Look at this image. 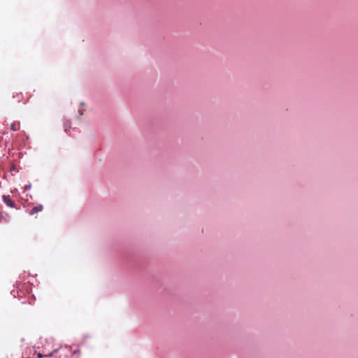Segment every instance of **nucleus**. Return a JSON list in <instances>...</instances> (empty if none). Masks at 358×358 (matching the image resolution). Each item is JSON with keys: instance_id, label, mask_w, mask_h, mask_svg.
Instances as JSON below:
<instances>
[{"instance_id": "obj_1", "label": "nucleus", "mask_w": 358, "mask_h": 358, "mask_svg": "<svg viewBox=\"0 0 358 358\" xmlns=\"http://www.w3.org/2000/svg\"><path fill=\"white\" fill-rule=\"evenodd\" d=\"M2 198L6 205L11 208L15 207V202L12 200L10 195H3Z\"/></svg>"}, {"instance_id": "obj_2", "label": "nucleus", "mask_w": 358, "mask_h": 358, "mask_svg": "<svg viewBox=\"0 0 358 358\" xmlns=\"http://www.w3.org/2000/svg\"><path fill=\"white\" fill-rule=\"evenodd\" d=\"M43 209V207L41 204H38L36 206H34L31 210V211L29 212V215H34L41 211H42Z\"/></svg>"}, {"instance_id": "obj_3", "label": "nucleus", "mask_w": 358, "mask_h": 358, "mask_svg": "<svg viewBox=\"0 0 358 358\" xmlns=\"http://www.w3.org/2000/svg\"><path fill=\"white\" fill-rule=\"evenodd\" d=\"M20 128L19 122H13L10 125V129L13 131H18Z\"/></svg>"}, {"instance_id": "obj_4", "label": "nucleus", "mask_w": 358, "mask_h": 358, "mask_svg": "<svg viewBox=\"0 0 358 358\" xmlns=\"http://www.w3.org/2000/svg\"><path fill=\"white\" fill-rule=\"evenodd\" d=\"M38 357L39 358H42V357H43V355H42L41 354H40V353H39V354L38 355Z\"/></svg>"}, {"instance_id": "obj_5", "label": "nucleus", "mask_w": 358, "mask_h": 358, "mask_svg": "<svg viewBox=\"0 0 358 358\" xmlns=\"http://www.w3.org/2000/svg\"><path fill=\"white\" fill-rule=\"evenodd\" d=\"M2 218H3V216L0 214V222H1Z\"/></svg>"}, {"instance_id": "obj_6", "label": "nucleus", "mask_w": 358, "mask_h": 358, "mask_svg": "<svg viewBox=\"0 0 358 358\" xmlns=\"http://www.w3.org/2000/svg\"><path fill=\"white\" fill-rule=\"evenodd\" d=\"M45 358H50V357H48V356H45Z\"/></svg>"}]
</instances>
